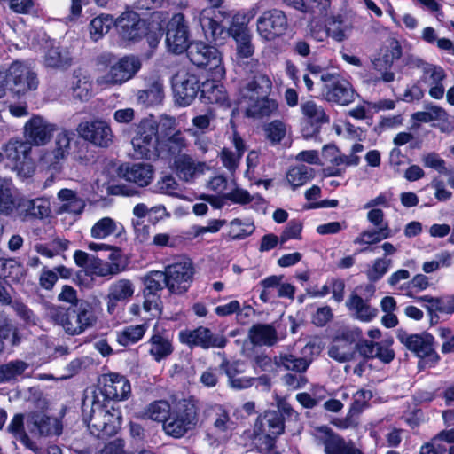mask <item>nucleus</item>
<instances>
[{
	"label": "nucleus",
	"mask_w": 454,
	"mask_h": 454,
	"mask_svg": "<svg viewBox=\"0 0 454 454\" xmlns=\"http://www.w3.org/2000/svg\"><path fill=\"white\" fill-rule=\"evenodd\" d=\"M200 410V402L193 395L178 400L173 406L160 399L145 407L144 418L162 422L167 435L180 439L198 427Z\"/></svg>",
	"instance_id": "1"
},
{
	"label": "nucleus",
	"mask_w": 454,
	"mask_h": 454,
	"mask_svg": "<svg viewBox=\"0 0 454 454\" xmlns=\"http://www.w3.org/2000/svg\"><path fill=\"white\" fill-rule=\"evenodd\" d=\"M49 317L66 334L77 336L96 326L98 304L94 301L80 299L73 305H53L49 309Z\"/></svg>",
	"instance_id": "2"
},
{
	"label": "nucleus",
	"mask_w": 454,
	"mask_h": 454,
	"mask_svg": "<svg viewBox=\"0 0 454 454\" xmlns=\"http://www.w3.org/2000/svg\"><path fill=\"white\" fill-rule=\"evenodd\" d=\"M272 90L270 78L262 73H255L239 90V103L245 105V116L262 119L277 112L278 104L270 98Z\"/></svg>",
	"instance_id": "3"
},
{
	"label": "nucleus",
	"mask_w": 454,
	"mask_h": 454,
	"mask_svg": "<svg viewBox=\"0 0 454 454\" xmlns=\"http://www.w3.org/2000/svg\"><path fill=\"white\" fill-rule=\"evenodd\" d=\"M82 421L90 434L98 439L115 435L122 423V413L117 403L93 401L89 411L83 407Z\"/></svg>",
	"instance_id": "4"
},
{
	"label": "nucleus",
	"mask_w": 454,
	"mask_h": 454,
	"mask_svg": "<svg viewBox=\"0 0 454 454\" xmlns=\"http://www.w3.org/2000/svg\"><path fill=\"white\" fill-rule=\"evenodd\" d=\"M207 84L203 83L201 88L200 81L197 74L190 72L179 71L172 78V89L176 103L180 106H188L200 92V98L205 103L214 104L221 100V98L215 95L218 90L216 86H212L211 92H206Z\"/></svg>",
	"instance_id": "5"
},
{
	"label": "nucleus",
	"mask_w": 454,
	"mask_h": 454,
	"mask_svg": "<svg viewBox=\"0 0 454 454\" xmlns=\"http://www.w3.org/2000/svg\"><path fill=\"white\" fill-rule=\"evenodd\" d=\"M131 143L138 158L157 160L161 156L162 150L158 122L153 119H142L137 126Z\"/></svg>",
	"instance_id": "6"
},
{
	"label": "nucleus",
	"mask_w": 454,
	"mask_h": 454,
	"mask_svg": "<svg viewBox=\"0 0 454 454\" xmlns=\"http://www.w3.org/2000/svg\"><path fill=\"white\" fill-rule=\"evenodd\" d=\"M396 338L407 350L422 360L428 367H434L441 356L436 352L434 336L427 331L420 333H408L406 330L399 328L396 331Z\"/></svg>",
	"instance_id": "7"
},
{
	"label": "nucleus",
	"mask_w": 454,
	"mask_h": 454,
	"mask_svg": "<svg viewBox=\"0 0 454 454\" xmlns=\"http://www.w3.org/2000/svg\"><path fill=\"white\" fill-rule=\"evenodd\" d=\"M165 287L170 294L182 295L188 292L193 282L195 269L190 259L173 262L161 271Z\"/></svg>",
	"instance_id": "8"
},
{
	"label": "nucleus",
	"mask_w": 454,
	"mask_h": 454,
	"mask_svg": "<svg viewBox=\"0 0 454 454\" xmlns=\"http://www.w3.org/2000/svg\"><path fill=\"white\" fill-rule=\"evenodd\" d=\"M362 336L363 331L356 326L338 329L333 337L328 356L339 363L352 361L356 357V342Z\"/></svg>",
	"instance_id": "9"
},
{
	"label": "nucleus",
	"mask_w": 454,
	"mask_h": 454,
	"mask_svg": "<svg viewBox=\"0 0 454 454\" xmlns=\"http://www.w3.org/2000/svg\"><path fill=\"white\" fill-rule=\"evenodd\" d=\"M322 94L329 103L348 106L354 102L356 92L350 82L338 73H324Z\"/></svg>",
	"instance_id": "10"
},
{
	"label": "nucleus",
	"mask_w": 454,
	"mask_h": 454,
	"mask_svg": "<svg viewBox=\"0 0 454 454\" xmlns=\"http://www.w3.org/2000/svg\"><path fill=\"white\" fill-rule=\"evenodd\" d=\"M184 52L194 66L205 69L212 76L224 72L221 53L213 45L202 41H194Z\"/></svg>",
	"instance_id": "11"
},
{
	"label": "nucleus",
	"mask_w": 454,
	"mask_h": 454,
	"mask_svg": "<svg viewBox=\"0 0 454 454\" xmlns=\"http://www.w3.org/2000/svg\"><path fill=\"white\" fill-rule=\"evenodd\" d=\"M168 51L176 55L184 53L192 44L189 22L182 12L173 14L166 27Z\"/></svg>",
	"instance_id": "12"
},
{
	"label": "nucleus",
	"mask_w": 454,
	"mask_h": 454,
	"mask_svg": "<svg viewBox=\"0 0 454 454\" xmlns=\"http://www.w3.org/2000/svg\"><path fill=\"white\" fill-rule=\"evenodd\" d=\"M143 309L152 312L153 317H159L162 311L161 293L165 287L161 270H151L141 278Z\"/></svg>",
	"instance_id": "13"
},
{
	"label": "nucleus",
	"mask_w": 454,
	"mask_h": 454,
	"mask_svg": "<svg viewBox=\"0 0 454 454\" xmlns=\"http://www.w3.org/2000/svg\"><path fill=\"white\" fill-rule=\"evenodd\" d=\"M289 29L286 12L278 8L266 10L257 18L258 35L267 42H273L285 35Z\"/></svg>",
	"instance_id": "14"
},
{
	"label": "nucleus",
	"mask_w": 454,
	"mask_h": 454,
	"mask_svg": "<svg viewBox=\"0 0 454 454\" xmlns=\"http://www.w3.org/2000/svg\"><path fill=\"white\" fill-rule=\"evenodd\" d=\"M5 75L10 86L9 91L13 96H24L29 91L35 90L39 84L37 74L30 67L19 60L11 64Z\"/></svg>",
	"instance_id": "15"
},
{
	"label": "nucleus",
	"mask_w": 454,
	"mask_h": 454,
	"mask_svg": "<svg viewBox=\"0 0 454 454\" xmlns=\"http://www.w3.org/2000/svg\"><path fill=\"white\" fill-rule=\"evenodd\" d=\"M178 340L182 344L192 348L200 347L203 349L210 348H223L228 340L223 335L214 334L212 331L205 326H198L193 330L184 329L178 333Z\"/></svg>",
	"instance_id": "16"
},
{
	"label": "nucleus",
	"mask_w": 454,
	"mask_h": 454,
	"mask_svg": "<svg viewBox=\"0 0 454 454\" xmlns=\"http://www.w3.org/2000/svg\"><path fill=\"white\" fill-rule=\"evenodd\" d=\"M315 431L316 440L324 446L325 454H364L352 442H346L326 425L316 427Z\"/></svg>",
	"instance_id": "17"
},
{
	"label": "nucleus",
	"mask_w": 454,
	"mask_h": 454,
	"mask_svg": "<svg viewBox=\"0 0 454 454\" xmlns=\"http://www.w3.org/2000/svg\"><path fill=\"white\" fill-rule=\"evenodd\" d=\"M102 384L100 392L104 396L103 402L117 403L129 399L131 395L129 380L119 372H108L102 374L99 379Z\"/></svg>",
	"instance_id": "18"
},
{
	"label": "nucleus",
	"mask_w": 454,
	"mask_h": 454,
	"mask_svg": "<svg viewBox=\"0 0 454 454\" xmlns=\"http://www.w3.org/2000/svg\"><path fill=\"white\" fill-rule=\"evenodd\" d=\"M119 35L124 41L137 42L144 38L146 25H151L135 11L123 12L114 22Z\"/></svg>",
	"instance_id": "19"
},
{
	"label": "nucleus",
	"mask_w": 454,
	"mask_h": 454,
	"mask_svg": "<svg viewBox=\"0 0 454 454\" xmlns=\"http://www.w3.org/2000/svg\"><path fill=\"white\" fill-rule=\"evenodd\" d=\"M77 131L81 137L96 146L108 147L113 142V131L110 125L99 119L79 123Z\"/></svg>",
	"instance_id": "20"
},
{
	"label": "nucleus",
	"mask_w": 454,
	"mask_h": 454,
	"mask_svg": "<svg viewBox=\"0 0 454 454\" xmlns=\"http://www.w3.org/2000/svg\"><path fill=\"white\" fill-rule=\"evenodd\" d=\"M199 22L206 40L211 43L223 44L232 33L231 26L226 27L222 20L216 19L215 10L203 9L200 12Z\"/></svg>",
	"instance_id": "21"
},
{
	"label": "nucleus",
	"mask_w": 454,
	"mask_h": 454,
	"mask_svg": "<svg viewBox=\"0 0 454 454\" xmlns=\"http://www.w3.org/2000/svg\"><path fill=\"white\" fill-rule=\"evenodd\" d=\"M416 301L423 303L431 326L437 325L442 316H451L454 314V294L442 296L427 294L416 297Z\"/></svg>",
	"instance_id": "22"
},
{
	"label": "nucleus",
	"mask_w": 454,
	"mask_h": 454,
	"mask_svg": "<svg viewBox=\"0 0 454 454\" xmlns=\"http://www.w3.org/2000/svg\"><path fill=\"white\" fill-rule=\"evenodd\" d=\"M301 114L305 120L302 132L305 137H316L325 123H329L330 118L321 106L314 101L308 100L301 105Z\"/></svg>",
	"instance_id": "23"
},
{
	"label": "nucleus",
	"mask_w": 454,
	"mask_h": 454,
	"mask_svg": "<svg viewBox=\"0 0 454 454\" xmlns=\"http://www.w3.org/2000/svg\"><path fill=\"white\" fill-rule=\"evenodd\" d=\"M27 142L32 145H44L51 138L55 125L48 123L43 117L34 115L25 124Z\"/></svg>",
	"instance_id": "24"
},
{
	"label": "nucleus",
	"mask_w": 454,
	"mask_h": 454,
	"mask_svg": "<svg viewBox=\"0 0 454 454\" xmlns=\"http://www.w3.org/2000/svg\"><path fill=\"white\" fill-rule=\"evenodd\" d=\"M150 344L149 354L156 362L165 360L175 350L173 338L166 329H160L158 323L153 328V333L148 340Z\"/></svg>",
	"instance_id": "25"
},
{
	"label": "nucleus",
	"mask_w": 454,
	"mask_h": 454,
	"mask_svg": "<svg viewBox=\"0 0 454 454\" xmlns=\"http://www.w3.org/2000/svg\"><path fill=\"white\" fill-rule=\"evenodd\" d=\"M117 171L120 177L138 187L149 185L154 174V168L149 163L121 164Z\"/></svg>",
	"instance_id": "26"
},
{
	"label": "nucleus",
	"mask_w": 454,
	"mask_h": 454,
	"mask_svg": "<svg viewBox=\"0 0 454 454\" xmlns=\"http://www.w3.org/2000/svg\"><path fill=\"white\" fill-rule=\"evenodd\" d=\"M141 68L140 60L134 56H125L116 61L108 71L109 81L121 84L131 79Z\"/></svg>",
	"instance_id": "27"
},
{
	"label": "nucleus",
	"mask_w": 454,
	"mask_h": 454,
	"mask_svg": "<svg viewBox=\"0 0 454 454\" xmlns=\"http://www.w3.org/2000/svg\"><path fill=\"white\" fill-rule=\"evenodd\" d=\"M230 37H232L237 44V56L239 59H248L254 53V47L252 43V36L245 22L232 21L231 23Z\"/></svg>",
	"instance_id": "28"
},
{
	"label": "nucleus",
	"mask_w": 454,
	"mask_h": 454,
	"mask_svg": "<svg viewBox=\"0 0 454 454\" xmlns=\"http://www.w3.org/2000/svg\"><path fill=\"white\" fill-rule=\"evenodd\" d=\"M134 291V285L129 279L122 278L113 283L106 296L107 312L113 315L119 302H127L133 296Z\"/></svg>",
	"instance_id": "29"
},
{
	"label": "nucleus",
	"mask_w": 454,
	"mask_h": 454,
	"mask_svg": "<svg viewBox=\"0 0 454 454\" xmlns=\"http://www.w3.org/2000/svg\"><path fill=\"white\" fill-rule=\"evenodd\" d=\"M231 143L236 152L234 153L231 149L223 147L219 153V158L223 166L229 171L233 172L239 166L240 160L247 151V145L237 130L233 131Z\"/></svg>",
	"instance_id": "30"
},
{
	"label": "nucleus",
	"mask_w": 454,
	"mask_h": 454,
	"mask_svg": "<svg viewBox=\"0 0 454 454\" xmlns=\"http://www.w3.org/2000/svg\"><path fill=\"white\" fill-rule=\"evenodd\" d=\"M30 144L21 139H11L4 146V154L14 168H22L30 158Z\"/></svg>",
	"instance_id": "31"
},
{
	"label": "nucleus",
	"mask_w": 454,
	"mask_h": 454,
	"mask_svg": "<svg viewBox=\"0 0 454 454\" xmlns=\"http://www.w3.org/2000/svg\"><path fill=\"white\" fill-rule=\"evenodd\" d=\"M21 206L12 180L0 178V215L10 216Z\"/></svg>",
	"instance_id": "32"
},
{
	"label": "nucleus",
	"mask_w": 454,
	"mask_h": 454,
	"mask_svg": "<svg viewBox=\"0 0 454 454\" xmlns=\"http://www.w3.org/2000/svg\"><path fill=\"white\" fill-rule=\"evenodd\" d=\"M248 338L254 346L271 347L278 341V333L273 325L257 323L250 327Z\"/></svg>",
	"instance_id": "33"
},
{
	"label": "nucleus",
	"mask_w": 454,
	"mask_h": 454,
	"mask_svg": "<svg viewBox=\"0 0 454 454\" xmlns=\"http://www.w3.org/2000/svg\"><path fill=\"white\" fill-rule=\"evenodd\" d=\"M403 49L396 39H392L387 46L381 49L380 57L373 61L375 69L378 71L390 70L395 60L402 57Z\"/></svg>",
	"instance_id": "34"
},
{
	"label": "nucleus",
	"mask_w": 454,
	"mask_h": 454,
	"mask_svg": "<svg viewBox=\"0 0 454 454\" xmlns=\"http://www.w3.org/2000/svg\"><path fill=\"white\" fill-rule=\"evenodd\" d=\"M90 234L92 238L98 239H105L110 235L121 238L122 234H125V230L122 224H118L114 219L106 216L94 223L91 227Z\"/></svg>",
	"instance_id": "35"
},
{
	"label": "nucleus",
	"mask_w": 454,
	"mask_h": 454,
	"mask_svg": "<svg viewBox=\"0 0 454 454\" xmlns=\"http://www.w3.org/2000/svg\"><path fill=\"white\" fill-rule=\"evenodd\" d=\"M149 327L148 321L136 325L125 326L121 331L117 332V342L122 347H129L137 343L143 339Z\"/></svg>",
	"instance_id": "36"
},
{
	"label": "nucleus",
	"mask_w": 454,
	"mask_h": 454,
	"mask_svg": "<svg viewBox=\"0 0 454 454\" xmlns=\"http://www.w3.org/2000/svg\"><path fill=\"white\" fill-rule=\"evenodd\" d=\"M165 136L167 138L160 140V147H162L161 155L163 153L168 157L179 155L186 146V140L181 130H175L171 133L169 129L168 132L165 133Z\"/></svg>",
	"instance_id": "37"
},
{
	"label": "nucleus",
	"mask_w": 454,
	"mask_h": 454,
	"mask_svg": "<svg viewBox=\"0 0 454 454\" xmlns=\"http://www.w3.org/2000/svg\"><path fill=\"white\" fill-rule=\"evenodd\" d=\"M348 305L354 309L357 318L364 322L372 321L378 313V309L371 307L360 295L352 294L348 299Z\"/></svg>",
	"instance_id": "38"
},
{
	"label": "nucleus",
	"mask_w": 454,
	"mask_h": 454,
	"mask_svg": "<svg viewBox=\"0 0 454 454\" xmlns=\"http://www.w3.org/2000/svg\"><path fill=\"white\" fill-rule=\"evenodd\" d=\"M314 176V169L305 165L294 167L286 173L287 181L294 190L307 184Z\"/></svg>",
	"instance_id": "39"
},
{
	"label": "nucleus",
	"mask_w": 454,
	"mask_h": 454,
	"mask_svg": "<svg viewBox=\"0 0 454 454\" xmlns=\"http://www.w3.org/2000/svg\"><path fill=\"white\" fill-rule=\"evenodd\" d=\"M113 24L114 19L111 14L102 13L93 18L90 23L91 39L98 41L102 38L109 31Z\"/></svg>",
	"instance_id": "40"
},
{
	"label": "nucleus",
	"mask_w": 454,
	"mask_h": 454,
	"mask_svg": "<svg viewBox=\"0 0 454 454\" xmlns=\"http://www.w3.org/2000/svg\"><path fill=\"white\" fill-rule=\"evenodd\" d=\"M25 276L22 265L14 259L0 258V278L19 282Z\"/></svg>",
	"instance_id": "41"
},
{
	"label": "nucleus",
	"mask_w": 454,
	"mask_h": 454,
	"mask_svg": "<svg viewBox=\"0 0 454 454\" xmlns=\"http://www.w3.org/2000/svg\"><path fill=\"white\" fill-rule=\"evenodd\" d=\"M174 167L176 175L181 180L189 182L193 179L196 166L192 158L188 154L179 155L174 161Z\"/></svg>",
	"instance_id": "42"
},
{
	"label": "nucleus",
	"mask_w": 454,
	"mask_h": 454,
	"mask_svg": "<svg viewBox=\"0 0 454 454\" xmlns=\"http://www.w3.org/2000/svg\"><path fill=\"white\" fill-rule=\"evenodd\" d=\"M254 230L255 227L253 222L234 218L230 223L228 236L231 240H241L252 235Z\"/></svg>",
	"instance_id": "43"
},
{
	"label": "nucleus",
	"mask_w": 454,
	"mask_h": 454,
	"mask_svg": "<svg viewBox=\"0 0 454 454\" xmlns=\"http://www.w3.org/2000/svg\"><path fill=\"white\" fill-rule=\"evenodd\" d=\"M4 340H9L12 346L20 342L19 330L8 318H0V353L4 348Z\"/></svg>",
	"instance_id": "44"
},
{
	"label": "nucleus",
	"mask_w": 454,
	"mask_h": 454,
	"mask_svg": "<svg viewBox=\"0 0 454 454\" xmlns=\"http://www.w3.org/2000/svg\"><path fill=\"white\" fill-rule=\"evenodd\" d=\"M164 92L162 86L153 82L148 89L139 90L137 99L145 106H153L162 102Z\"/></svg>",
	"instance_id": "45"
},
{
	"label": "nucleus",
	"mask_w": 454,
	"mask_h": 454,
	"mask_svg": "<svg viewBox=\"0 0 454 454\" xmlns=\"http://www.w3.org/2000/svg\"><path fill=\"white\" fill-rule=\"evenodd\" d=\"M27 368V364L22 360H14L0 365V382H8L21 375Z\"/></svg>",
	"instance_id": "46"
},
{
	"label": "nucleus",
	"mask_w": 454,
	"mask_h": 454,
	"mask_svg": "<svg viewBox=\"0 0 454 454\" xmlns=\"http://www.w3.org/2000/svg\"><path fill=\"white\" fill-rule=\"evenodd\" d=\"M263 131L270 145H276L286 137V127L282 121L273 120L264 125Z\"/></svg>",
	"instance_id": "47"
},
{
	"label": "nucleus",
	"mask_w": 454,
	"mask_h": 454,
	"mask_svg": "<svg viewBox=\"0 0 454 454\" xmlns=\"http://www.w3.org/2000/svg\"><path fill=\"white\" fill-rule=\"evenodd\" d=\"M25 212L26 216L36 219H43L50 215L51 209L47 200L37 198L27 201Z\"/></svg>",
	"instance_id": "48"
},
{
	"label": "nucleus",
	"mask_w": 454,
	"mask_h": 454,
	"mask_svg": "<svg viewBox=\"0 0 454 454\" xmlns=\"http://www.w3.org/2000/svg\"><path fill=\"white\" fill-rule=\"evenodd\" d=\"M71 137L70 134L63 130L57 134L55 138V146L50 153V155L56 162L66 158L69 153Z\"/></svg>",
	"instance_id": "49"
},
{
	"label": "nucleus",
	"mask_w": 454,
	"mask_h": 454,
	"mask_svg": "<svg viewBox=\"0 0 454 454\" xmlns=\"http://www.w3.org/2000/svg\"><path fill=\"white\" fill-rule=\"evenodd\" d=\"M339 149L335 145H326L323 148V153H330L333 156L331 160L332 163L335 166L345 164L346 166H357L360 162V158L357 155H345L339 154Z\"/></svg>",
	"instance_id": "50"
},
{
	"label": "nucleus",
	"mask_w": 454,
	"mask_h": 454,
	"mask_svg": "<svg viewBox=\"0 0 454 454\" xmlns=\"http://www.w3.org/2000/svg\"><path fill=\"white\" fill-rule=\"evenodd\" d=\"M286 370L294 371L296 372H304L309 366V363L303 357H297L292 354H285L280 356V363Z\"/></svg>",
	"instance_id": "51"
},
{
	"label": "nucleus",
	"mask_w": 454,
	"mask_h": 454,
	"mask_svg": "<svg viewBox=\"0 0 454 454\" xmlns=\"http://www.w3.org/2000/svg\"><path fill=\"white\" fill-rule=\"evenodd\" d=\"M29 423L33 425L31 431L36 432L40 436H48L51 434V418L45 414L33 413Z\"/></svg>",
	"instance_id": "52"
},
{
	"label": "nucleus",
	"mask_w": 454,
	"mask_h": 454,
	"mask_svg": "<svg viewBox=\"0 0 454 454\" xmlns=\"http://www.w3.org/2000/svg\"><path fill=\"white\" fill-rule=\"evenodd\" d=\"M164 35V29L160 23L156 24V27L153 25H146V33L144 37H145L148 46L150 48V52L146 53V57L150 58L156 48L158 47L162 36Z\"/></svg>",
	"instance_id": "53"
},
{
	"label": "nucleus",
	"mask_w": 454,
	"mask_h": 454,
	"mask_svg": "<svg viewBox=\"0 0 454 454\" xmlns=\"http://www.w3.org/2000/svg\"><path fill=\"white\" fill-rule=\"evenodd\" d=\"M390 264V259L377 258L374 261L372 268L367 271L368 279L372 283L381 279L383 276L388 271Z\"/></svg>",
	"instance_id": "54"
},
{
	"label": "nucleus",
	"mask_w": 454,
	"mask_h": 454,
	"mask_svg": "<svg viewBox=\"0 0 454 454\" xmlns=\"http://www.w3.org/2000/svg\"><path fill=\"white\" fill-rule=\"evenodd\" d=\"M302 223L296 219L290 220L280 234V244L283 245L290 239H301Z\"/></svg>",
	"instance_id": "55"
},
{
	"label": "nucleus",
	"mask_w": 454,
	"mask_h": 454,
	"mask_svg": "<svg viewBox=\"0 0 454 454\" xmlns=\"http://www.w3.org/2000/svg\"><path fill=\"white\" fill-rule=\"evenodd\" d=\"M377 346L378 342L368 340L364 339L362 336V338H360V340L356 342V355L359 353L364 361L373 359L375 356V348H377Z\"/></svg>",
	"instance_id": "56"
},
{
	"label": "nucleus",
	"mask_w": 454,
	"mask_h": 454,
	"mask_svg": "<svg viewBox=\"0 0 454 454\" xmlns=\"http://www.w3.org/2000/svg\"><path fill=\"white\" fill-rule=\"evenodd\" d=\"M91 266L94 272L100 277L113 276L121 271L118 263L103 262L102 260L99 259L95 260Z\"/></svg>",
	"instance_id": "57"
},
{
	"label": "nucleus",
	"mask_w": 454,
	"mask_h": 454,
	"mask_svg": "<svg viewBox=\"0 0 454 454\" xmlns=\"http://www.w3.org/2000/svg\"><path fill=\"white\" fill-rule=\"evenodd\" d=\"M220 369L228 377V381L245 372L244 363L239 360L230 362L227 359H223L220 364Z\"/></svg>",
	"instance_id": "58"
},
{
	"label": "nucleus",
	"mask_w": 454,
	"mask_h": 454,
	"mask_svg": "<svg viewBox=\"0 0 454 454\" xmlns=\"http://www.w3.org/2000/svg\"><path fill=\"white\" fill-rule=\"evenodd\" d=\"M224 198L231 200L232 203L240 205H247L253 200V197L249 192L241 188H234L230 192L226 193Z\"/></svg>",
	"instance_id": "59"
},
{
	"label": "nucleus",
	"mask_w": 454,
	"mask_h": 454,
	"mask_svg": "<svg viewBox=\"0 0 454 454\" xmlns=\"http://www.w3.org/2000/svg\"><path fill=\"white\" fill-rule=\"evenodd\" d=\"M58 275L55 271L43 267L39 277V285L45 290H51L58 281Z\"/></svg>",
	"instance_id": "60"
},
{
	"label": "nucleus",
	"mask_w": 454,
	"mask_h": 454,
	"mask_svg": "<svg viewBox=\"0 0 454 454\" xmlns=\"http://www.w3.org/2000/svg\"><path fill=\"white\" fill-rule=\"evenodd\" d=\"M9 5L12 12L19 14H29L34 11V0H9Z\"/></svg>",
	"instance_id": "61"
},
{
	"label": "nucleus",
	"mask_w": 454,
	"mask_h": 454,
	"mask_svg": "<svg viewBox=\"0 0 454 454\" xmlns=\"http://www.w3.org/2000/svg\"><path fill=\"white\" fill-rule=\"evenodd\" d=\"M333 315L332 309L328 306L318 308L312 317V323L317 326H325L332 320Z\"/></svg>",
	"instance_id": "62"
},
{
	"label": "nucleus",
	"mask_w": 454,
	"mask_h": 454,
	"mask_svg": "<svg viewBox=\"0 0 454 454\" xmlns=\"http://www.w3.org/2000/svg\"><path fill=\"white\" fill-rule=\"evenodd\" d=\"M157 189L161 193L172 194L178 187V184L171 175H166L157 182Z\"/></svg>",
	"instance_id": "63"
},
{
	"label": "nucleus",
	"mask_w": 454,
	"mask_h": 454,
	"mask_svg": "<svg viewBox=\"0 0 454 454\" xmlns=\"http://www.w3.org/2000/svg\"><path fill=\"white\" fill-rule=\"evenodd\" d=\"M241 312L240 303L237 300L231 301L224 305H219L215 308V313L218 317H227L232 314H239Z\"/></svg>",
	"instance_id": "64"
}]
</instances>
